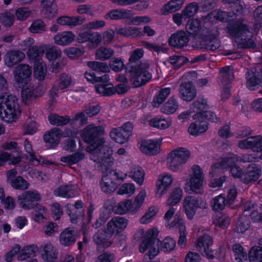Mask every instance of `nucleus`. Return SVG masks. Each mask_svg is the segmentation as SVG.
Masks as SVG:
<instances>
[{"label": "nucleus", "mask_w": 262, "mask_h": 262, "mask_svg": "<svg viewBox=\"0 0 262 262\" xmlns=\"http://www.w3.org/2000/svg\"><path fill=\"white\" fill-rule=\"evenodd\" d=\"M29 30L32 33L41 34L47 31V27L42 19H38L34 20L32 23Z\"/></svg>", "instance_id": "nucleus-50"}, {"label": "nucleus", "mask_w": 262, "mask_h": 262, "mask_svg": "<svg viewBox=\"0 0 262 262\" xmlns=\"http://www.w3.org/2000/svg\"><path fill=\"white\" fill-rule=\"evenodd\" d=\"M170 124V122L165 119L155 118L149 121L150 126L161 129L168 128Z\"/></svg>", "instance_id": "nucleus-61"}, {"label": "nucleus", "mask_w": 262, "mask_h": 262, "mask_svg": "<svg viewBox=\"0 0 262 262\" xmlns=\"http://www.w3.org/2000/svg\"><path fill=\"white\" fill-rule=\"evenodd\" d=\"M126 176V174L119 173L115 170L110 171L102 177L100 182L101 190L106 194L112 193L115 191Z\"/></svg>", "instance_id": "nucleus-5"}, {"label": "nucleus", "mask_w": 262, "mask_h": 262, "mask_svg": "<svg viewBox=\"0 0 262 262\" xmlns=\"http://www.w3.org/2000/svg\"><path fill=\"white\" fill-rule=\"evenodd\" d=\"M134 127L133 122H126L121 127L113 128L110 133V137L117 143H124L132 135Z\"/></svg>", "instance_id": "nucleus-9"}, {"label": "nucleus", "mask_w": 262, "mask_h": 262, "mask_svg": "<svg viewBox=\"0 0 262 262\" xmlns=\"http://www.w3.org/2000/svg\"><path fill=\"white\" fill-rule=\"evenodd\" d=\"M41 7V14L44 18L51 19L57 13L54 0H42Z\"/></svg>", "instance_id": "nucleus-25"}, {"label": "nucleus", "mask_w": 262, "mask_h": 262, "mask_svg": "<svg viewBox=\"0 0 262 262\" xmlns=\"http://www.w3.org/2000/svg\"><path fill=\"white\" fill-rule=\"evenodd\" d=\"M233 69L229 67H225L221 69L220 74V79L224 85L229 84L233 79Z\"/></svg>", "instance_id": "nucleus-39"}, {"label": "nucleus", "mask_w": 262, "mask_h": 262, "mask_svg": "<svg viewBox=\"0 0 262 262\" xmlns=\"http://www.w3.org/2000/svg\"><path fill=\"white\" fill-rule=\"evenodd\" d=\"M104 139H100L88 146L85 150L90 154V159L99 163L104 169L108 168L113 163V151L107 145L104 144Z\"/></svg>", "instance_id": "nucleus-3"}, {"label": "nucleus", "mask_w": 262, "mask_h": 262, "mask_svg": "<svg viewBox=\"0 0 262 262\" xmlns=\"http://www.w3.org/2000/svg\"><path fill=\"white\" fill-rule=\"evenodd\" d=\"M86 65L93 71L99 73H107L110 71L107 63L100 61H88Z\"/></svg>", "instance_id": "nucleus-43"}, {"label": "nucleus", "mask_w": 262, "mask_h": 262, "mask_svg": "<svg viewBox=\"0 0 262 262\" xmlns=\"http://www.w3.org/2000/svg\"><path fill=\"white\" fill-rule=\"evenodd\" d=\"M193 174L190 182V190L195 193L202 194L204 193L203 183L204 177L201 168L198 165L193 167Z\"/></svg>", "instance_id": "nucleus-14"}, {"label": "nucleus", "mask_w": 262, "mask_h": 262, "mask_svg": "<svg viewBox=\"0 0 262 262\" xmlns=\"http://www.w3.org/2000/svg\"><path fill=\"white\" fill-rule=\"evenodd\" d=\"M85 21V18L82 16L74 17L62 16L56 19L58 24L61 26H68L71 27L81 25Z\"/></svg>", "instance_id": "nucleus-28"}, {"label": "nucleus", "mask_w": 262, "mask_h": 262, "mask_svg": "<svg viewBox=\"0 0 262 262\" xmlns=\"http://www.w3.org/2000/svg\"><path fill=\"white\" fill-rule=\"evenodd\" d=\"M183 194V191L180 187L175 188L172 191L170 196L168 199L167 205L173 206L178 203L181 200Z\"/></svg>", "instance_id": "nucleus-54"}, {"label": "nucleus", "mask_w": 262, "mask_h": 262, "mask_svg": "<svg viewBox=\"0 0 262 262\" xmlns=\"http://www.w3.org/2000/svg\"><path fill=\"white\" fill-rule=\"evenodd\" d=\"M40 199V195L37 191H27L18 196L20 207L27 210L34 208Z\"/></svg>", "instance_id": "nucleus-11"}, {"label": "nucleus", "mask_w": 262, "mask_h": 262, "mask_svg": "<svg viewBox=\"0 0 262 262\" xmlns=\"http://www.w3.org/2000/svg\"><path fill=\"white\" fill-rule=\"evenodd\" d=\"M89 40H91L92 42H94L96 44H99L101 41V36L97 33H92L89 31H85L79 33L77 38L78 42L81 43Z\"/></svg>", "instance_id": "nucleus-38"}, {"label": "nucleus", "mask_w": 262, "mask_h": 262, "mask_svg": "<svg viewBox=\"0 0 262 262\" xmlns=\"http://www.w3.org/2000/svg\"><path fill=\"white\" fill-rule=\"evenodd\" d=\"M85 158L82 152H77L71 155L64 156L61 158L60 161L67 163L69 165L75 164Z\"/></svg>", "instance_id": "nucleus-52"}, {"label": "nucleus", "mask_w": 262, "mask_h": 262, "mask_svg": "<svg viewBox=\"0 0 262 262\" xmlns=\"http://www.w3.org/2000/svg\"><path fill=\"white\" fill-rule=\"evenodd\" d=\"M238 157L233 154H229L226 157H224L221 161L222 165L226 169L231 168L235 166V164L238 161Z\"/></svg>", "instance_id": "nucleus-62"}, {"label": "nucleus", "mask_w": 262, "mask_h": 262, "mask_svg": "<svg viewBox=\"0 0 262 262\" xmlns=\"http://www.w3.org/2000/svg\"><path fill=\"white\" fill-rule=\"evenodd\" d=\"M179 92L180 97L186 101L192 100L196 96L195 86L190 82L181 84Z\"/></svg>", "instance_id": "nucleus-21"}, {"label": "nucleus", "mask_w": 262, "mask_h": 262, "mask_svg": "<svg viewBox=\"0 0 262 262\" xmlns=\"http://www.w3.org/2000/svg\"><path fill=\"white\" fill-rule=\"evenodd\" d=\"M140 149L142 152L147 155H155L160 151V142L153 140L142 142Z\"/></svg>", "instance_id": "nucleus-30"}, {"label": "nucleus", "mask_w": 262, "mask_h": 262, "mask_svg": "<svg viewBox=\"0 0 262 262\" xmlns=\"http://www.w3.org/2000/svg\"><path fill=\"white\" fill-rule=\"evenodd\" d=\"M213 244L212 237L208 234H204L200 236L197 240L196 248L202 255L209 259L214 257L213 251L211 247Z\"/></svg>", "instance_id": "nucleus-12"}, {"label": "nucleus", "mask_w": 262, "mask_h": 262, "mask_svg": "<svg viewBox=\"0 0 262 262\" xmlns=\"http://www.w3.org/2000/svg\"><path fill=\"white\" fill-rule=\"evenodd\" d=\"M75 38V35L72 31H63L56 34L53 40L55 44L66 46L70 45Z\"/></svg>", "instance_id": "nucleus-26"}, {"label": "nucleus", "mask_w": 262, "mask_h": 262, "mask_svg": "<svg viewBox=\"0 0 262 262\" xmlns=\"http://www.w3.org/2000/svg\"><path fill=\"white\" fill-rule=\"evenodd\" d=\"M238 146L241 148H250L253 151H261L259 158L262 160V137L260 136L249 137L239 141Z\"/></svg>", "instance_id": "nucleus-15"}, {"label": "nucleus", "mask_w": 262, "mask_h": 262, "mask_svg": "<svg viewBox=\"0 0 262 262\" xmlns=\"http://www.w3.org/2000/svg\"><path fill=\"white\" fill-rule=\"evenodd\" d=\"M61 137V130L53 128L44 135L43 138L46 142L50 143L52 146H55L59 143Z\"/></svg>", "instance_id": "nucleus-35"}, {"label": "nucleus", "mask_w": 262, "mask_h": 262, "mask_svg": "<svg viewBox=\"0 0 262 262\" xmlns=\"http://www.w3.org/2000/svg\"><path fill=\"white\" fill-rule=\"evenodd\" d=\"M76 238L75 231L68 228L60 233L59 241L61 245L69 246L76 242Z\"/></svg>", "instance_id": "nucleus-31"}, {"label": "nucleus", "mask_w": 262, "mask_h": 262, "mask_svg": "<svg viewBox=\"0 0 262 262\" xmlns=\"http://www.w3.org/2000/svg\"><path fill=\"white\" fill-rule=\"evenodd\" d=\"M208 129V123L206 121L198 119L190 124L188 131L192 136H198L205 132Z\"/></svg>", "instance_id": "nucleus-32"}, {"label": "nucleus", "mask_w": 262, "mask_h": 262, "mask_svg": "<svg viewBox=\"0 0 262 262\" xmlns=\"http://www.w3.org/2000/svg\"><path fill=\"white\" fill-rule=\"evenodd\" d=\"M170 89L166 88L161 89L154 97L152 104L155 107H159L170 93Z\"/></svg>", "instance_id": "nucleus-45"}, {"label": "nucleus", "mask_w": 262, "mask_h": 262, "mask_svg": "<svg viewBox=\"0 0 262 262\" xmlns=\"http://www.w3.org/2000/svg\"><path fill=\"white\" fill-rule=\"evenodd\" d=\"M226 204V199L223 194L214 198L211 202V206L213 211H219L224 209Z\"/></svg>", "instance_id": "nucleus-48"}, {"label": "nucleus", "mask_w": 262, "mask_h": 262, "mask_svg": "<svg viewBox=\"0 0 262 262\" xmlns=\"http://www.w3.org/2000/svg\"><path fill=\"white\" fill-rule=\"evenodd\" d=\"M63 52L70 58L74 59L82 55L84 51L82 48L71 47L64 49Z\"/></svg>", "instance_id": "nucleus-63"}, {"label": "nucleus", "mask_w": 262, "mask_h": 262, "mask_svg": "<svg viewBox=\"0 0 262 262\" xmlns=\"http://www.w3.org/2000/svg\"><path fill=\"white\" fill-rule=\"evenodd\" d=\"M15 20V16L10 12L2 13L0 16V21L5 27L11 26Z\"/></svg>", "instance_id": "nucleus-64"}, {"label": "nucleus", "mask_w": 262, "mask_h": 262, "mask_svg": "<svg viewBox=\"0 0 262 262\" xmlns=\"http://www.w3.org/2000/svg\"><path fill=\"white\" fill-rule=\"evenodd\" d=\"M248 257L250 262H262V249L254 246L249 250Z\"/></svg>", "instance_id": "nucleus-47"}, {"label": "nucleus", "mask_w": 262, "mask_h": 262, "mask_svg": "<svg viewBox=\"0 0 262 262\" xmlns=\"http://www.w3.org/2000/svg\"><path fill=\"white\" fill-rule=\"evenodd\" d=\"M130 16V11L125 9H114L105 15V18L111 20H118L128 18Z\"/></svg>", "instance_id": "nucleus-36"}, {"label": "nucleus", "mask_w": 262, "mask_h": 262, "mask_svg": "<svg viewBox=\"0 0 262 262\" xmlns=\"http://www.w3.org/2000/svg\"><path fill=\"white\" fill-rule=\"evenodd\" d=\"M25 58L24 52L16 50L9 51L5 56L6 65L11 68L21 62Z\"/></svg>", "instance_id": "nucleus-22"}, {"label": "nucleus", "mask_w": 262, "mask_h": 262, "mask_svg": "<svg viewBox=\"0 0 262 262\" xmlns=\"http://www.w3.org/2000/svg\"><path fill=\"white\" fill-rule=\"evenodd\" d=\"M261 172V169L259 165L254 163L250 164L244 170L241 181L246 184L254 182L258 179Z\"/></svg>", "instance_id": "nucleus-16"}, {"label": "nucleus", "mask_w": 262, "mask_h": 262, "mask_svg": "<svg viewBox=\"0 0 262 262\" xmlns=\"http://www.w3.org/2000/svg\"><path fill=\"white\" fill-rule=\"evenodd\" d=\"M117 34L126 37L130 36L137 37L141 35V29L139 28L127 27L119 28L117 31Z\"/></svg>", "instance_id": "nucleus-44"}, {"label": "nucleus", "mask_w": 262, "mask_h": 262, "mask_svg": "<svg viewBox=\"0 0 262 262\" xmlns=\"http://www.w3.org/2000/svg\"><path fill=\"white\" fill-rule=\"evenodd\" d=\"M104 207L107 209L113 210L115 213L119 214H124L128 211L132 213V202L130 200L120 202L115 207H114L113 201L108 200L104 204Z\"/></svg>", "instance_id": "nucleus-20"}, {"label": "nucleus", "mask_w": 262, "mask_h": 262, "mask_svg": "<svg viewBox=\"0 0 262 262\" xmlns=\"http://www.w3.org/2000/svg\"><path fill=\"white\" fill-rule=\"evenodd\" d=\"M144 174L142 168L135 167L132 168L129 176L137 183L141 185L143 182Z\"/></svg>", "instance_id": "nucleus-60"}, {"label": "nucleus", "mask_w": 262, "mask_h": 262, "mask_svg": "<svg viewBox=\"0 0 262 262\" xmlns=\"http://www.w3.org/2000/svg\"><path fill=\"white\" fill-rule=\"evenodd\" d=\"M76 193V190L72 185H61L54 191L55 195L66 198L74 197Z\"/></svg>", "instance_id": "nucleus-34"}, {"label": "nucleus", "mask_w": 262, "mask_h": 262, "mask_svg": "<svg viewBox=\"0 0 262 262\" xmlns=\"http://www.w3.org/2000/svg\"><path fill=\"white\" fill-rule=\"evenodd\" d=\"M50 123L53 125L63 126L67 124L70 121L68 116H59L56 114H51L48 116Z\"/></svg>", "instance_id": "nucleus-40"}, {"label": "nucleus", "mask_w": 262, "mask_h": 262, "mask_svg": "<svg viewBox=\"0 0 262 262\" xmlns=\"http://www.w3.org/2000/svg\"><path fill=\"white\" fill-rule=\"evenodd\" d=\"M114 54V51L111 48L101 47L99 48L95 53L97 59L105 60L110 59Z\"/></svg>", "instance_id": "nucleus-42"}, {"label": "nucleus", "mask_w": 262, "mask_h": 262, "mask_svg": "<svg viewBox=\"0 0 262 262\" xmlns=\"http://www.w3.org/2000/svg\"><path fill=\"white\" fill-rule=\"evenodd\" d=\"M246 88L250 91L258 90L262 83V79L259 77L258 73L249 70L246 74Z\"/></svg>", "instance_id": "nucleus-23"}, {"label": "nucleus", "mask_w": 262, "mask_h": 262, "mask_svg": "<svg viewBox=\"0 0 262 262\" xmlns=\"http://www.w3.org/2000/svg\"><path fill=\"white\" fill-rule=\"evenodd\" d=\"M32 74V68L26 64H20L13 71L15 81L18 83H26Z\"/></svg>", "instance_id": "nucleus-17"}, {"label": "nucleus", "mask_w": 262, "mask_h": 262, "mask_svg": "<svg viewBox=\"0 0 262 262\" xmlns=\"http://www.w3.org/2000/svg\"><path fill=\"white\" fill-rule=\"evenodd\" d=\"M209 107L207 101L203 97H198L191 105V108L193 112H204V110Z\"/></svg>", "instance_id": "nucleus-58"}, {"label": "nucleus", "mask_w": 262, "mask_h": 262, "mask_svg": "<svg viewBox=\"0 0 262 262\" xmlns=\"http://www.w3.org/2000/svg\"><path fill=\"white\" fill-rule=\"evenodd\" d=\"M10 183L14 188L21 190H25L29 186V183L21 176L12 179Z\"/></svg>", "instance_id": "nucleus-59"}, {"label": "nucleus", "mask_w": 262, "mask_h": 262, "mask_svg": "<svg viewBox=\"0 0 262 262\" xmlns=\"http://www.w3.org/2000/svg\"><path fill=\"white\" fill-rule=\"evenodd\" d=\"M36 250V247L34 245L24 247L18 256L17 259L19 260H24L35 256Z\"/></svg>", "instance_id": "nucleus-55"}, {"label": "nucleus", "mask_w": 262, "mask_h": 262, "mask_svg": "<svg viewBox=\"0 0 262 262\" xmlns=\"http://www.w3.org/2000/svg\"><path fill=\"white\" fill-rule=\"evenodd\" d=\"M104 133V128L101 126H95L91 124L85 127L81 133V136L83 141L89 144L93 143L100 139L99 138Z\"/></svg>", "instance_id": "nucleus-10"}, {"label": "nucleus", "mask_w": 262, "mask_h": 262, "mask_svg": "<svg viewBox=\"0 0 262 262\" xmlns=\"http://www.w3.org/2000/svg\"><path fill=\"white\" fill-rule=\"evenodd\" d=\"M149 67V64L146 61L140 62L136 67H132L129 70L130 79L135 87L142 86L151 79L152 76L148 71Z\"/></svg>", "instance_id": "nucleus-4"}, {"label": "nucleus", "mask_w": 262, "mask_h": 262, "mask_svg": "<svg viewBox=\"0 0 262 262\" xmlns=\"http://www.w3.org/2000/svg\"><path fill=\"white\" fill-rule=\"evenodd\" d=\"M173 179L171 175L167 173H164L159 178L157 183V194L159 195V197H161L167 191Z\"/></svg>", "instance_id": "nucleus-27"}, {"label": "nucleus", "mask_w": 262, "mask_h": 262, "mask_svg": "<svg viewBox=\"0 0 262 262\" xmlns=\"http://www.w3.org/2000/svg\"><path fill=\"white\" fill-rule=\"evenodd\" d=\"M190 157V152L184 148H178L171 151L167 157V164L172 171L182 170L183 165Z\"/></svg>", "instance_id": "nucleus-6"}, {"label": "nucleus", "mask_w": 262, "mask_h": 262, "mask_svg": "<svg viewBox=\"0 0 262 262\" xmlns=\"http://www.w3.org/2000/svg\"><path fill=\"white\" fill-rule=\"evenodd\" d=\"M157 236L158 231L153 229L148 230L140 245L139 251L141 253L149 249L148 254L150 259L154 257L159 253V243L160 242L159 239H157Z\"/></svg>", "instance_id": "nucleus-7"}, {"label": "nucleus", "mask_w": 262, "mask_h": 262, "mask_svg": "<svg viewBox=\"0 0 262 262\" xmlns=\"http://www.w3.org/2000/svg\"><path fill=\"white\" fill-rule=\"evenodd\" d=\"M107 232L104 230H99L93 236V241L98 246L97 250L101 247L106 248L110 246L112 243L108 241Z\"/></svg>", "instance_id": "nucleus-29"}, {"label": "nucleus", "mask_w": 262, "mask_h": 262, "mask_svg": "<svg viewBox=\"0 0 262 262\" xmlns=\"http://www.w3.org/2000/svg\"><path fill=\"white\" fill-rule=\"evenodd\" d=\"M184 0H171L164 6V14H167L179 10L184 3Z\"/></svg>", "instance_id": "nucleus-51"}, {"label": "nucleus", "mask_w": 262, "mask_h": 262, "mask_svg": "<svg viewBox=\"0 0 262 262\" xmlns=\"http://www.w3.org/2000/svg\"><path fill=\"white\" fill-rule=\"evenodd\" d=\"M231 36L236 38L237 47L240 49H254L256 45L252 40L253 33L249 27L240 20L229 23L226 29Z\"/></svg>", "instance_id": "nucleus-2"}, {"label": "nucleus", "mask_w": 262, "mask_h": 262, "mask_svg": "<svg viewBox=\"0 0 262 262\" xmlns=\"http://www.w3.org/2000/svg\"><path fill=\"white\" fill-rule=\"evenodd\" d=\"M96 91L103 96H110L115 93L123 94L126 93L130 87L125 83H120L114 88L111 83L101 84L96 86Z\"/></svg>", "instance_id": "nucleus-13"}, {"label": "nucleus", "mask_w": 262, "mask_h": 262, "mask_svg": "<svg viewBox=\"0 0 262 262\" xmlns=\"http://www.w3.org/2000/svg\"><path fill=\"white\" fill-rule=\"evenodd\" d=\"M27 53L30 59L37 61L42 60L41 57L44 53V51L41 47L34 46L29 48Z\"/></svg>", "instance_id": "nucleus-56"}, {"label": "nucleus", "mask_w": 262, "mask_h": 262, "mask_svg": "<svg viewBox=\"0 0 262 262\" xmlns=\"http://www.w3.org/2000/svg\"><path fill=\"white\" fill-rule=\"evenodd\" d=\"M47 68L42 60L35 61L34 63V76L38 80H43L46 77Z\"/></svg>", "instance_id": "nucleus-37"}, {"label": "nucleus", "mask_w": 262, "mask_h": 262, "mask_svg": "<svg viewBox=\"0 0 262 262\" xmlns=\"http://www.w3.org/2000/svg\"><path fill=\"white\" fill-rule=\"evenodd\" d=\"M231 251L235 260L237 262H245L248 259V255L246 249L239 243L232 245Z\"/></svg>", "instance_id": "nucleus-33"}, {"label": "nucleus", "mask_w": 262, "mask_h": 262, "mask_svg": "<svg viewBox=\"0 0 262 262\" xmlns=\"http://www.w3.org/2000/svg\"><path fill=\"white\" fill-rule=\"evenodd\" d=\"M189 41V36L185 31H178L171 35L168 42L170 46L180 49L186 46Z\"/></svg>", "instance_id": "nucleus-18"}, {"label": "nucleus", "mask_w": 262, "mask_h": 262, "mask_svg": "<svg viewBox=\"0 0 262 262\" xmlns=\"http://www.w3.org/2000/svg\"><path fill=\"white\" fill-rule=\"evenodd\" d=\"M201 28V22L198 19H189L186 26L187 32L193 35H197Z\"/></svg>", "instance_id": "nucleus-49"}, {"label": "nucleus", "mask_w": 262, "mask_h": 262, "mask_svg": "<svg viewBox=\"0 0 262 262\" xmlns=\"http://www.w3.org/2000/svg\"><path fill=\"white\" fill-rule=\"evenodd\" d=\"M42 249L41 257L45 262H56L58 252L50 242L40 247Z\"/></svg>", "instance_id": "nucleus-24"}, {"label": "nucleus", "mask_w": 262, "mask_h": 262, "mask_svg": "<svg viewBox=\"0 0 262 262\" xmlns=\"http://www.w3.org/2000/svg\"><path fill=\"white\" fill-rule=\"evenodd\" d=\"M220 46V43L218 39L215 38L210 39H205L201 41L200 48L207 50L215 51Z\"/></svg>", "instance_id": "nucleus-53"}, {"label": "nucleus", "mask_w": 262, "mask_h": 262, "mask_svg": "<svg viewBox=\"0 0 262 262\" xmlns=\"http://www.w3.org/2000/svg\"><path fill=\"white\" fill-rule=\"evenodd\" d=\"M178 107L179 104L177 101L173 97H171L168 101L164 103L161 110L163 113L169 115L174 113Z\"/></svg>", "instance_id": "nucleus-41"}, {"label": "nucleus", "mask_w": 262, "mask_h": 262, "mask_svg": "<svg viewBox=\"0 0 262 262\" xmlns=\"http://www.w3.org/2000/svg\"><path fill=\"white\" fill-rule=\"evenodd\" d=\"M144 54L142 49H137L130 52V56L129 59V62L127 64L128 68L132 69V67H136L138 61L142 58Z\"/></svg>", "instance_id": "nucleus-57"}, {"label": "nucleus", "mask_w": 262, "mask_h": 262, "mask_svg": "<svg viewBox=\"0 0 262 262\" xmlns=\"http://www.w3.org/2000/svg\"><path fill=\"white\" fill-rule=\"evenodd\" d=\"M183 210L187 217L192 220L198 209L205 210L208 209V204L206 201L200 197H196L194 195L186 196L183 203Z\"/></svg>", "instance_id": "nucleus-8"}, {"label": "nucleus", "mask_w": 262, "mask_h": 262, "mask_svg": "<svg viewBox=\"0 0 262 262\" xmlns=\"http://www.w3.org/2000/svg\"><path fill=\"white\" fill-rule=\"evenodd\" d=\"M8 83L6 78L0 75V117L5 122L11 123L15 121L20 111L17 98L7 93Z\"/></svg>", "instance_id": "nucleus-1"}, {"label": "nucleus", "mask_w": 262, "mask_h": 262, "mask_svg": "<svg viewBox=\"0 0 262 262\" xmlns=\"http://www.w3.org/2000/svg\"><path fill=\"white\" fill-rule=\"evenodd\" d=\"M193 118L194 119H202V120L203 119H205L215 123L220 122V118L216 116L214 113L211 111H205L204 112H197L193 116Z\"/></svg>", "instance_id": "nucleus-46"}, {"label": "nucleus", "mask_w": 262, "mask_h": 262, "mask_svg": "<svg viewBox=\"0 0 262 262\" xmlns=\"http://www.w3.org/2000/svg\"><path fill=\"white\" fill-rule=\"evenodd\" d=\"M167 226H169V228L176 226L178 228L180 235L178 244L182 247L185 246L187 243L185 226L182 222L180 215L178 214H176L174 216V220L172 223L168 224Z\"/></svg>", "instance_id": "nucleus-19"}]
</instances>
